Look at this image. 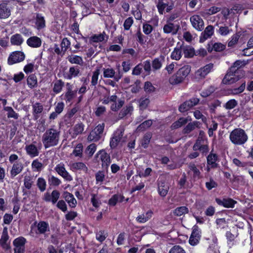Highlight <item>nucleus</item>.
Segmentation results:
<instances>
[{
	"instance_id": "obj_1",
	"label": "nucleus",
	"mask_w": 253,
	"mask_h": 253,
	"mask_svg": "<svg viewBox=\"0 0 253 253\" xmlns=\"http://www.w3.org/2000/svg\"><path fill=\"white\" fill-rule=\"evenodd\" d=\"M60 131L55 127L47 129L42 136V142L45 149L56 146L59 142Z\"/></svg>"
},
{
	"instance_id": "obj_2",
	"label": "nucleus",
	"mask_w": 253,
	"mask_h": 253,
	"mask_svg": "<svg viewBox=\"0 0 253 253\" xmlns=\"http://www.w3.org/2000/svg\"><path fill=\"white\" fill-rule=\"evenodd\" d=\"M25 2L17 0H4L0 4V19H5L11 15V9L17 4L23 5Z\"/></svg>"
},
{
	"instance_id": "obj_3",
	"label": "nucleus",
	"mask_w": 253,
	"mask_h": 253,
	"mask_svg": "<svg viewBox=\"0 0 253 253\" xmlns=\"http://www.w3.org/2000/svg\"><path fill=\"white\" fill-rule=\"evenodd\" d=\"M229 139L235 145L244 144L248 139V136L245 131L240 128H235L230 133Z\"/></svg>"
},
{
	"instance_id": "obj_4",
	"label": "nucleus",
	"mask_w": 253,
	"mask_h": 253,
	"mask_svg": "<svg viewBox=\"0 0 253 253\" xmlns=\"http://www.w3.org/2000/svg\"><path fill=\"white\" fill-rule=\"evenodd\" d=\"M31 232L35 231L37 235H43L44 237L48 236L50 227L47 222L45 221H35L31 226Z\"/></svg>"
},
{
	"instance_id": "obj_5",
	"label": "nucleus",
	"mask_w": 253,
	"mask_h": 253,
	"mask_svg": "<svg viewBox=\"0 0 253 253\" xmlns=\"http://www.w3.org/2000/svg\"><path fill=\"white\" fill-rule=\"evenodd\" d=\"M241 78L240 71L234 70L233 67H230L228 70L222 82L225 84H231L239 81Z\"/></svg>"
},
{
	"instance_id": "obj_6",
	"label": "nucleus",
	"mask_w": 253,
	"mask_h": 253,
	"mask_svg": "<svg viewBox=\"0 0 253 253\" xmlns=\"http://www.w3.org/2000/svg\"><path fill=\"white\" fill-rule=\"evenodd\" d=\"M105 124L102 123L97 125L93 130H92L87 137V140L89 141H97L99 140L101 137V135L104 129Z\"/></svg>"
},
{
	"instance_id": "obj_7",
	"label": "nucleus",
	"mask_w": 253,
	"mask_h": 253,
	"mask_svg": "<svg viewBox=\"0 0 253 253\" xmlns=\"http://www.w3.org/2000/svg\"><path fill=\"white\" fill-rule=\"evenodd\" d=\"M124 132V129L122 127H120L114 133L113 136L111 138L110 141V146L112 149H114L117 147L122 138Z\"/></svg>"
},
{
	"instance_id": "obj_8",
	"label": "nucleus",
	"mask_w": 253,
	"mask_h": 253,
	"mask_svg": "<svg viewBox=\"0 0 253 253\" xmlns=\"http://www.w3.org/2000/svg\"><path fill=\"white\" fill-rule=\"evenodd\" d=\"M213 67V64L212 63H209L200 68L195 72V78L198 80L204 79L211 72Z\"/></svg>"
},
{
	"instance_id": "obj_9",
	"label": "nucleus",
	"mask_w": 253,
	"mask_h": 253,
	"mask_svg": "<svg viewBox=\"0 0 253 253\" xmlns=\"http://www.w3.org/2000/svg\"><path fill=\"white\" fill-rule=\"evenodd\" d=\"M26 239L23 237H19L13 241L14 253H24Z\"/></svg>"
},
{
	"instance_id": "obj_10",
	"label": "nucleus",
	"mask_w": 253,
	"mask_h": 253,
	"mask_svg": "<svg viewBox=\"0 0 253 253\" xmlns=\"http://www.w3.org/2000/svg\"><path fill=\"white\" fill-rule=\"evenodd\" d=\"M158 191L160 196L165 197L169 189V184L168 183L165 178H159L157 180Z\"/></svg>"
},
{
	"instance_id": "obj_11",
	"label": "nucleus",
	"mask_w": 253,
	"mask_h": 253,
	"mask_svg": "<svg viewBox=\"0 0 253 253\" xmlns=\"http://www.w3.org/2000/svg\"><path fill=\"white\" fill-rule=\"evenodd\" d=\"M25 59V55L21 51H15L12 52L8 59L9 65H12L16 63L21 62Z\"/></svg>"
},
{
	"instance_id": "obj_12",
	"label": "nucleus",
	"mask_w": 253,
	"mask_h": 253,
	"mask_svg": "<svg viewBox=\"0 0 253 253\" xmlns=\"http://www.w3.org/2000/svg\"><path fill=\"white\" fill-rule=\"evenodd\" d=\"M190 22L193 27L196 30L201 31L204 29V22L201 17L198 15L190 17Z\"/></svg>"
},
{
	"instance_id": "obj_13",
	"label": "nucleus",
	"mask_w": 253,
	"mask_h": 253,
	"mask_svg": "<svg viewBox=\"0 0 253 253\" xmlns=\"http://www.w3.org/2000/svg\"><path fill=\"white\" fill-rule=\"evenodd\" d=\"M200 233L201 232L198 226H194L189 240V242L191 245L195 246L198 244L201 237Z\"/></svg>"
},
{
	"instance_id": "obj_14",
	"label": "nucleus",
	"mask_w": 253,
	"mask_h": 253,
	"mask_svg": "<svg viewBox=\"0 0 253 253\" xmlns=\"http://www.w3.org/2000/svg\"><path fill=\"white\" fill-rule=\"evenodd\" d=\"M55 171L58 174L63 177L67 181H70L72 180L73 178L69 172L66 170L64 164H58L55 168Z\"/></svg>"
},
{
	"instance_id": "obj_15",
	"label": "nucleus",
	"mask_w": 253,
	"mask_h": 253,
	"mask_svg": "<svg viewBox=\"0 0 253 253\" xmlns=\"http://www.w3.org/2000/svg\"><path fill=\"white\" fill-rule=\"evenodd\" d=\"M23 169L24 165L21 162H14L10 171V177L11 178L15 177L16 175L22 172Z\"/></svg>"
},
{
	"instance_id": "obj_16",
	"label": "nucleus",
	"mask_w": 253,
	"mask_h": 253,
	"mask_svg": "<svg viewBox=\"0 0 253 253\" xmlns=\"http://www.w3.org/2000/svg\"><path fill=\"white\" fill-rule=\"evenodd\" d=\"M9 239V236L8 235L7 229L4 227L2 231V235L0 239V245L6 250L10 249L9 244L7 243Z\"/></svg>"
},
{
	"instance_id": "obj_17",
	"label": "nucleus",
	"mask_w": 253,
	"mask_h": 253,
	"mask_svg": "<svg viewBox=\"0 0 253 253\" xmlns=\"http://www.w3.org/2000/svg\"><path fill=\"white\" fill-rule=\"evenodd\" d=\"M179 29V25H175L171 22H167L163 27L164 32L166 34L171 33L175 35Z\"/></svg>"
},
{
	"instance_id": "obj_18",
	"label": "nucleus",
	"mask_w": 253,
	"mask_h": 253,
	"mask_svg": "<svg viewBox=\"0 0 253 253\" xmlns=\"http://www.w3.org/2000/svg\"><path fill=\"white\" fill-rule=\"evenodd\" d=\"M84 125L82 123L76 124L75 126L70 130V134L72 138L76 137L78 135L82 133L84 130Z\"/></svg>"
},
{
	"instance_id": "obj_19",
	"label": "nucleus",
	"mask_w": 253,
	"mask_h": 253,
	"mask_svg": "<svg viewBox=\"0 0 253 253\" xmlns=\"http://www.w3.org/2000/svg\"><path fill=\"white\" fill-rule=\"evenodd\" d=\"M213 34V27L211 25L208 26L204 31L201 34L200 38V42H203L208 39L211 38Z\"/></svg>"
},
{
	"instance_id": "obj_20",
	"label": "nucleus",
	"mask_w": 253,
	"mask_h": 253,
	"mask_svg": "<svg viewBox=\"0 0 253 253\" xmlns=\"http://www.w3.org/2000/svg\"><path fill=\"white\" fill-rule=\"evenodd\" d=\"M215 201L219 205L223 206L227 208H233L235 204L237 203L236 201L231 198L223 199V200L216 198Z\"/></svg>"
},
{
	"instance_id": "obj_21",
	"label": "nucleus",
	"mask_w": 253,
	"mask_h": 253,
	"mask_svg": "<svg viewBox=\"0 0 253 253\" xmlns=\"http://www.w3.org/2000/svg\"><path fill=\"white\" fill-rule=\"evenodd\" d=\"M27 44L31 47L38 48L42 45V40L38 37L32 36L28 39Z\"/></svg>"
},
{
	"instance_id": "obj_22",
	"label": "nucleus",
	"mask_w": 253,
	"mask_h": 253,
	"mask_svg": "<svg viewBox=\"0 0 253 253\" xmlns=\"http://www.w3.org/2000/svg\"><path fill=\"white\" fill-rule=\"evenodd\" d=\"M100 155V159L102 162V166L103 167L108 168L111 163V159L110 155L104 151H100L99 152Z\"/></svg>"
},
{
	"instance_id": "obj_23",
	"label": "nucleus",
	"mask_w": 253,
	"mask_h": 253,
	"mask_svg": "<svg viewBox=\"0 0 253 253\" xmlns=\"http://www.w3.org/2000/svg\"><path fill=\"white\" fill-rule=\"evenodd\" d=\"M80 73V70L79 67L72 66L69 68V72L65 75V77L67 79L71 80L73 78L78 77Z\"/></svg>"
},
{
	"instance_id": "obj_24",
	"label": "nucleus",
	"mask_w": 253,
	"mask_h": 253,
	"mask_svg": "<svg viewBox=\"0 0 253 253\" xmlns=\"http://www.w3.org/2000/svg\"><path fill=\"white\" fill-rule=\"evenodd\" d=\"M218 156L216 154L212 153V152L207 156V165L211 166V168H216L218 164L216 163Z\"/></svg>"
},
{
	"instance_id": "obj_25",
	"label": "nucleus",
	"mask_w": 253,
	"mask_h": 253,
	"mask_svg": "<svg viewBox=\"0 0 253 253\" xmlns=\"http://www.w3.org/2000/svg\"><path fill=\"white\" fill-rule=\"evenodd\" d=\"M35 20V25L38 30L42 29L45 27V21L44 18L41 14H36Z\"/></svg>"
},
{
	"instance_id": "obj_26",
	"label": "nucleus",
	"mask_w": 253,
	"mask_h": 253,
	"mask_svg": "<svg viewBox=\"0 0 253 253\" xmlns=\"http://www.w3.org/2000/svg\"><path fill=\"white\" fill-rule=\"evenodd\" d=\"M25 150L26 151L27 154L32 158L38 156L39 155V152L37 149V147L33 144L26 145L25 147Z\"/></svg>"
},
{
	"instance_id": "obj_27",
	"label": "nucleus",
	"mask_w": 253,
	"mask_h": 253,
	"mask_svg": "<svg viewBox=\"0 0 253 253\" xmlns=\"http://www.w3.org/2000/svg\"><path fill=\"white\" fill-rule=\"evenodd\" d=\"M152 214L153 212L151 210H149L145 213L138 215L136 217V220L139 223H145L151 218Z\"/></svg>"
},
{
	"instance_id": "obj_28",
	"label": "nucleus",
	"mask_w": 253,
	"mask_h": 253,
	"mask_svg": "<svg viewBox=\"0 0 253 253\" xmlns=\"http://www.w3.org/2000/svg\"><path fill=\"white\" fill-rule=\"evenodd\" d=\"M68 61L71 64H75L79 65H83L84 61L81 56L76 55H71L67 58Z\"/></svg>"
},
{
	"instance_id": "obj_29",
	"label": "nucleus",
	"mask_w": 253,
	"mask_h": 253,
	"mask_svg": "<svg viewBox=\"0 0 253 253\" xmlns=\"http://www.w3.org/2000/svg\"><path fill=\"white\" fill-rule=\"evenodd\" d=\"M182 49L186 58H192L195 55L194 48L190 46H182Z\"/></svg>"
},
{
	"instance_id": "obj_30",
	"label": "nucleus",
	"mask_w": 253,
	"mask_h": 253,
	"mask_svg": "<svg viewBox=\"0 0 253 253\" xmlns=\"http://www.w3.org/2000/svg\"><path fill=\"white\" fill-rule=\"evenodd\" d=\"M33 109L34 119L37 120L39 118V114L43 111V106L39 103H36L33 105Z\"/></svg>"
},
{
	"instance_id": "obj_31",
	"label": "nucleus",
	"mask_w": 253,
	"mask_h": 253,
	"mask_svg": "<svg viewBox=\"0 0 253 253\" xmlns=\"http://www.w3.org/2000/svg\"><path fill=\"white\" fill-rule=\"evenodd\" d=\"M64 197L70 207H75L76 206L77 201L74 197L73 195L66 192L64 193Z\"/></svg>"
},
{
	"instance_id": "obj_32",
	"label": "nucleus",
	"mask_w": 253,
	"mask_h": 253,
	"mask_svg": "<svg viewBox=\"0 0 253 253\" xmlns=\"http://www.w3.org/2000/svg\"><path fill=\"white\" fill-rule=\"evenodd\" d=\"M199 122L197 121H194L192 123H189L184 128L183 133L184 134H188L192 130L195 129L196 127H198L199 125Z\"/></svg>"
},
{
	"instance_id": "obj_33",
	"label": "nucleus",
	"mask_w": 253,
	"mask_h": 253,
	"mask_svg": "<svg viewBox=\"0 0 253 253\" xmlns=\"http://www.w3.org/2000/svg\"><path fill=\"white\" fill-rule=\"evenodd\" d=\"M71 168L74 170H82L85 173H87L88 171L87 167L84 163L82 162L74 163L72 164Z\"/></svg>"
},
{
	"instance_id": "obj_34",
	"label": "nucleus",
	"mask_w": 253,
	"mask_h": 253,
	"mask_svg": "<svg viewBox=\"0 0 253 253\" xmlns=\"http://www.w3.org/2000/svg\"><path fill=\"white\" fill-rule=\"evenodd\" d=\"M183 78L179 75L178 73H176L175 75L172 76L169 79V83L171 84H176L181 83L184 81Z\"/></svg>"
},
{
	"instance_id": "obj_35",
	"label": "nucleus",
	"mask_w": 253,
	"mask_h": 253,
	"mask_svg": "<svg viewBox=\"0 0 253 253\" xmlns=\"http://www.w3.org/2000/svg\"><path fill=\"white\" fill-rule=\"evenodd\" d=\"M183 78L179 75L178 73H176L175 75L172 76L169 79V83L171 84H176L181 83L184 81Z\"/></svg>"
},
{
	"instance_id": "obj_36",
	"label": "nucleus",
	"mask_w": 253,
	"mask_h": 253,
	"mask_svg": "<svg viewBox=\"0 0 253 253\" xmlns=\"http://www.w3.org/2000/svg\"><path fill=\"white\" fill-rule=\"evenodd\" d=\"M191 71V66L189 65H185L180 68L177 72L179 75L182 76L184 79L189 75Z\"/></svg>"
},
{
	"instance_id": "obj_37",
	"label": "nucleus",
	"mask_w": 253,
	"mask_h": 253,
	"mask_svg": "<svg viewBox=\"0 0 253 253\" xmlns=\"http://www.w3.org/2000/svg\"><path fill=\"white\" fill-rule=\"evenodd\" d=\"M182 46H180L179 48H175L173 51L171 52V58L172 59L176 60H179L182 56Z\"/></svg>"
},
{
	"instance_id": "obj_38",
	"label": "nucleus",
	"mask_w": 253,
	"mask_h": 253,
	"mask_svg": "<svg viewBox=\"0 0 253 253\" xmlns=\"http://www.w3.org/2000/svg\"><path fill=\"white\" fill-rule=\"evenodd\" d=\"M10 42L12 44L20 45L23 42V40L21 35L15 34L11 37Z\"/></svg>"
},
{
	"instance_id": "obj_39",
	"label": "nucleus",
	"mask_w": 253,
	"mask_h": 253,
	"mask_svg": "<svg viewBox=\"0 0 253 253\" xmlns=\"http://www.w3.org/2000/svg\"><path fill=\"white\" fill-rule=\"evenodd\" d=\"M67 86L68 87L67 88V91L65 94V99L67 101L70 102L75 97L76 92L72 90L71 85L69 83L67 84Z\"/></svg>"
},
{
	"instance_id": "obj_40",
	"label": "nucleus",
	"mask_w": 253,
	"mask_h": 253,
	"mask_svg": "<svg viewBox=\"0 0 253 253\" xmlns=\"http://www.w3.org/2000/svg\"><path fill=\"white\" fill-rule=\"evenodd\" d=\"M27 81L28 86L31 88L36 87L37 85V77L34 74L30 75L28 77Z\"/></svg>"
},
{
	"instance_id": "obj_41",
	"label": "nucleus",
	"mask_w": 253,
	"mask_h": 253,
	"mask_svg": "<svg viewBox=\"0 0 253 253\" xmlns=\"http://www.w3.org/2000/svg\"><path fill=\"white\" fill-rule=\"evenodd\" d=\"M133 111V107L131 105L126 106L121 110L119 114V117L121 119L123 118L128 114L131 113Z\"/></svg>"
},
{
	"instance_id": "obj_42",
	"label": "nucleus",
	"mask_w": 253,
	"mask_h": 253,
	"mask_svg": "<svg viewBox=\"0 0 253 253\" xmlns=\"http://www.w3.org/2000/svg\"><path fill=\"white\" fill-rule=\"evenodd\" d=\"M34 183L33 177L31 175H26L24 179V187L27 189H30Z\"/></svg>"
},
{
	"instance_id": "obj_43",
	"label": "nucleus",
	"mask_w": 253,
	"mask_h": 253,
	"mask_svg": "<svg viewBox=\"0 0 253 253\" xmlns=\"http://www.w3.org/2000/svg\"><path fill=\"white\" fill-rule=\"evenodd\" d=\"M152 125V120H148L138 126L137 128V129L138 131H144L145 129H147L149 127H150Z\"/></svg>"
},
{
	"instance_id": "obj_44",
	"label": "nucleus",
	"mask_w": 253,
	"mask_h": 253,
	"mask_svg": "<svg viewBox=\"0 0 253 253\" xmlns=\"http://www.w3.org/2000/svg\"><path fill=\"white\" fill-rule=\"evenodd\" d=\"M188 209L185 206L178 207L174 211V214L176 216H181L188 212Z\"/></svg>"
},
{
	"instance_id": "obj_45",
	"label": "nucleus",
	"mask_w": 253,
	"mask_h": 253,
	"mask_svg": "<svg viewBox=\"0 0 253 253\" xmlns=\"http://www.w3.org/2000/svg\"><path fill=\"white\" fill-rule=\"evenodd\" d=\"M189 168L193 172V177L195 178H200L201 176V172L200 170L197 168L195 164L190 163L189 165Z\"/></svg>"
},
{
	"instance_id": "obj_46",
	"label": "nucleus",
	"mask_w": 253,
	"mask_h": 253,
	"mask_svg": "<svg viewBox=\"0 0 253 253\" xmlns=\"http://www.w3.org/2000/svg\"><path fill=\"white\" fill-rule=\"evenodd\" d=\"M37 185L41 192H43L46 189V182L42 177H39L37 182Z\"/></svg>"
},
{
	"instance_id": "obj_47",
	"label": "nucleus",
	"mask_w": 253,
	"mask_h": 253,
	"mask_svg": "<svg viewBox=\"0 0 253 253\" xmlns=\"http://www.w3.org/2000/svg\"><path fill=\"white\" fill-rule=\"evenodd\" d=\"M4 110L7 111V117L12 118L15 119H17L19 117V115L17 113H16L14 110L11 107H5L4 108Z\"/></svg>"
},
{
	"instance_id": "obj_48",
	"label": "nucleus",
	"mask_w": 253,
	"mask_h": 253,
	"mask_svg": "<svg viewBox=\"0 0 253 253\" xmlns=\"http://www.w3.org/2000/svg\"><path fill=\"white\" fill-rule=\"evenodd\" d=\"M32 168L34 171H41L43 168V165L38 159L35 160L32 163Z\"/></svg>"
},
{
	"instance_id": "obj_49",
	"label": "nucleus",
	"mask_w": 253,
	"mask_h": 253,
	"mask_svg": "<svg viewBox=\"0 0 253 253\" xmlns=\"http://www.w3.org/2000/svg\"><path fill=\"white\" fill-rule=\"evenodd\" d=\"M164 60L162 58H155L152 62V66L154 70L160 69L162 65V62Z\"/></svg>"
},
{
	"instance_id": "obj_50",
	"label": "nucleus",
	"mask_w": 253,
	"mask_h": 253,
	"mask_svg": "<svg viewBox=\"0 0 253 253\" xmlns=\"http://www.w3.org/2000/svg\"><path fill=\"white\" fill-rule=\"evenodd\" d=\"M48 182L50 185L58 186L61 183V180L57 177L54 176H49L48 178Z\"/></svg>"
},
{
	"instance_id": "obj_51",
	"label": "nucleus",
	"mask_w": 253,
	"mask_h": 253,
	"mask_svg": "<svg viewBox=\"0 0 253 253\" xmlns=\"http://www.w3.org/2000/svg\"><path fill=\"white\" fill-rule=\"evenodd\" d=\"M187 100L180 105L178 110L180 112H185L192 108L191 104Z\"/></svg>"
},
{
	"instance_id": "obj_52",
	"label": "nucleus",
	"mask_w": 253,
	"mask_h": 253,
	"mask_svg": "<svg viewBox=\"0 0 253 253\" xmlns=\"http://www.w3.org/2000/svg\"><path fill=\"white\" fill-rule=\"evenodd\" d=\"M100 74L99 69H96L93 72L91 78V84L92 86H95L98 83V76Z\"/></svg>"
},
{
	"instance_id": "obj_53",
	"label": "nucleus",
	"mask_w": 253,
	"mask_h": 253,
	"mask_svg": "<svg viewBox=\"0 0 253 253\" xmlns=\"http://www.w3.org/2000/svg\"><path fill=\"white\" fill-rule=\"evenodd\" d=\"M150 102L149 99L146 97H141L139 100V107L141 109H145Z\"/></svg>"
},
{
	"instance_id": "obj_54",
	"label": "nucleus",
	"mask_w": 253,
	"mask_h": 253,
	"mask_svg": "<svg viewBox=\"0 0 253 253\" xmlns=\"http://www.w3.org/2000/svg\"><path fill=\"white\" fill-rule=\"evenodd\" d=\"M115 72L112 68H104L103 76L104 78H113L115 75Z\"/></svg>"
},
{
	"instance_id": "obj_55",
	"label": "nucleus",
	"mask_w": 253,
	"mask_h": 253,
	"mask_svg": "<svg viewBox=\"0 0 253 253\" xmlns=\"http://www.w3.org/2000/svg\"><path fill=\"white\" fill-rule=\"evenodd\" d=\"M246 64V61L245 60H238L233 63L231 67H233L234 70L239 71V68L244 66Z\"/></svg>"
},
{
	"instance_id": "obj_56",
	"label": "nucleus",
	"mask_w": 253,
	"mask_h": 253,
	"mask_svg": "<svg viewBox=\"0 0 253 253\" xmlns=\"http://www.w3.org/2000/svg\"><path fill=\"white\" fill-rule=\"evenodd\" d=\"M246 87V82L244 81L241 84V85L237 88H235L232 90V93L236 95L241 93L244 91Z\"/></svg>"
},
{
	"instance_id": "obj_57",
	"label": "nucleus",
	"mask_w": 253,
	"mask_h": 253,
	"mask_svg": "<svg viewBox=\"0 0 253 253\" xmlns=\"http://www.w3.org/2000/svg\"><path fill=\"white\" fill-rule=\"evenodd\" d=\"M214 91V87L213 86H210L201 92V95L204 97H207L212 94Z\"/></svg>"
},
{
	"instance_id": "obj_58",
	"label": "nucleus",
	"mask_w": 253,
	"mask_h": 253,
	"mask_svg": "<svg viewBox=\"0 0 253 253\" xmlns=\"http://www.w3.org/2000/svg\"><path fill=\"white\" fill-rule=\"evenodd\" d=\"M240 35L239 33H236L233 35L231 37V40L228 43V46L229 47H232L234 45H235L240 38Z\"/></svg>"
},
{
	"instance_id": "obj_59",
	"label": "nucleus",
	"mask_w": 253,
	"mask_h": 253,
	"mask_svg": "<svg viewBox=\"0 0 253 253\" xmlns=\"http://www.w3.org/2000/svg\"><path fill=\"white\" fill-rule=\"evenodd\" d=\"M237 105L238 102L236 100L231 99L224 104V107L229 110L235 108Z\"/></svg>"
},
{
	"instance_id": "obj_60",
	"label": "nucleus",
	"mask_w": 253,
	"mask_h": 253,
	"mask_svg": "<svg viewBox=\"0 0 253 253\" xmlns=\"http://www.w3.org/2000/svg\"><path fill=\"white\" fill-rule=\"evenodd\" d=\"M83 145L81 143L78 144L73 152V154L76 157H82L83 152Z\"/></svg>"
},
{
	"instance_id": "obj_61",
	"label": "nucleus",
	"mask_w": 253,
	"mask_h": 253,
	"mask_svg": "<svg viewBox=\"0 0 253 253\" xmlns=\"http://www.w3.org/2000/svg\"><path fill=\"white\" fill-rule=\"evenodd\" d=\"M144 71L146 73V75H150L151 71V63L149 60H146L141 64Z\"/></svg>"
},
{
	"instance_id": "obj_62",
	"label": "nucleus",
	"mask_w": 253,
	"mask_h": 253,
	"mask_svg": "<svg viewBox=\"0 0 253 253\" xmlns=\"http://www.w3.org/2000/svg\"><path fill=\"white\" fill-rule=\"evenodd\" d=\"M96 149V146L95 144L92 143L90 144L86 148L85 153L89 157H91L94 153Z\"/></svg>"
},
{
	"instance_id": "obj_63",
	"label": "nucleus",
	"mask_w": 253,
	"mask_h": 253,
	"mask_svg": "<svg viewBox=\"0 0 253 253\" xmlns=\"http://www.w3.org/2000/svg\"><path fill=\"white\" fill-rule=\"evenodd\" d=\"M163 0H158V4L157 5L158 11L161 14H163L164 9L167 7V6H168V4L164 3Z\"/></svg>"
},
{
	"instance_id": "obj_64",
	"label": "nucleus",
	"mask_w": 253,
	"mask_h": 253,
	"mask_svg": "<svg viewBox=\"0 0 253 253\" xmlns=\"http://www.w3.org/2000/svg\"><path fill=\"white\" fill-rule=\"evenodd\" d=\"M169 253H186V252L180 246L175 245L169 250Z\"/></svg>"
}]
</instances>
